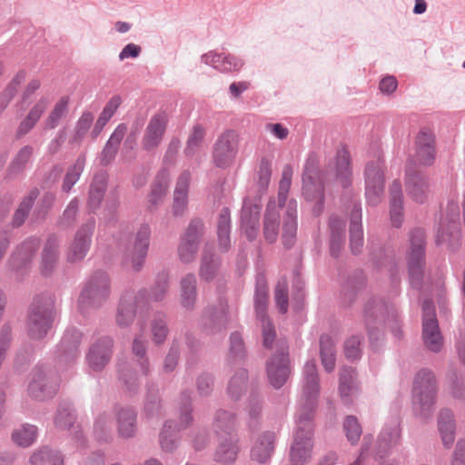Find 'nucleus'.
<instances>
[{
	"mask_svg": "<svg viewBox=\"0 0 465 465\" xmlns=\"http://www.w3.org/2000/svg\"><path fill=\"white\" fill-rule=\"evenodd\" d=\"M305 383L302 388L301 413L298 429L291 449V461L292 465H303L311 458L312 451V414L316 405L319 394L317 369L314 362H307L304 366Z\"/></svg>",
	"mask_w": 465,
	"mask_h": 465,
	"instance_id": "nucleus-1",
	"label": "nucleus"
},
{
	"mask_svg": "<svg viewBox=\"0 0 465 465\" xmlns=\"http://www.w3.org/2000/svg\"><path fill=\"white\" fill-rule=\"evenodd\" d=\"M282 225V240L285 247L289 248L295 242L297 232V203L291 200L282 207V213L277 210L274 202L267 205L263 221V234L269 242H274L279 235V228Z\"/></svg>",
	"mask_w": 465,
	"mask_h": 465,
	"instance_id": "nucleus-2",
	"label": "nucleus"
},
{
	"mask_svg": "<svg viewBox=\"0 0 465 465\" xmlns=\"http://www.w3.org/2000/svg\"><path fill=\"white\" fill-rule=\"evenodd\" d=\"M437 392L434 374L429 370H420L413 382V403L426 415L435 402Z\"/></svg>",
	"mask_w": 465,
	"mask_h": 465,
	"instance_id": "nucleus-3",
	"label": "nucleus"
},
{
	"mask_svg": "<svg viewBox=\"0 0 465 465\" xmlns=\"http://www.w3.org/2000/svg\"><path fill=\"white\" fill-rule=\"evenodd\" d=\"M422 339L425 346L431 351H439L443 344L441 333L439 329L434 307L431 302L425 301L422 304Z\"/></svg>",
	"mask_w": 465,
	"mask_h": 465,
	"instance_id": "nucleus-4",
	"label": "nucleus"
},
{
	"mask_svg": "<svg viewBox=\"0 0 465 465\" xmlns=\"http://www.w3.org/2000/svg\"><path fill=\"white\" fill-rule=\"evenodd\" d=\"M411 243V251L408 257L411 282L413 285H418L423 275L424 232L421 230L414 231Z\"/></svg>",
	"mask_w": 465,
	"mask_h": 465,
	"instance_id": "nucleus-5",
	"label": "nucleus"
},
{
	"mask_svg": "<svg viewBox=\"0 0 465 465\" xmlns=\"http://www.w3.org/2000/svg\"><path fill=\"white\" fill-rule=\"evenodd\" d=\"M238 152V135L233 131L223 133L217 140L213 151V161L218 167L231 165Z\"/></svg>",
	"mask_w": 465,
	"mask_h": 465,
	"instance_id": "nucleus-6",
	"label": "nucleus"
},
{
	"mask_svg": "<svg viewBox=\"0 0 465 465\" xmlns=\"http://www.w3.org/2000/svg\"><path fill=\"white\" fill-rule=\"evenodd\" d=\"M109 280L106 274L97 273L87 283L81 293L80 303L100 305L109 296Z\"/></svg>",
	"mask_w": 465,
	"mask_h": 465,
	"instance_id": "nucleus-7",
	"label": "nucleus"
},
{
	"mask_svg": "<svg viewBox=\"0 0 465 465\" xmlns=\"http://www.w3.org/2000/svg\"><path fill=\"white\" fill-rule=\"evenodd\" d=\"M203 226L201 221L193 220L186 229L178 247V254L183 262H191L195 257Z\"/></svg>",
	"mask_w": 465,
	"mask_h": 465,
	"instance_id": "nucleus-8",
	"label": "nucleus"
},
{
	"mask_svg": "<svg viewBox=\"0 0 465 465\" xmlns=\"http://www.w3.org/2000/svg\"><path fill=\"white\" fill-rule=\"evenodd\" d=\"M366 197L370 204L376 205L383 193V174L380 160L368 163L366 167Z\"/></svg>",
	"mask_w": 465,
	"mask_h": 465,
	"instance_id": "nucleus-9",
	"label": "nucleus"
},
{
	"mask_svg": "<svg viewBox=\"0 0 465 465\" xmlns=\"http://www.w3.org/2000/svg\"><path fill=\"white\" fill-rule=\"evenodd\" d=\"M267 302V287L264 283L259 282L255 292V308L257 316L262 322L263 345L265 347H270L275 338V331L271 321L265 317Z\"/></svg>",
	"mask_w": 465,
	"mask_h": 465,
	"instance_id": "nucleus-10",
	"label": "nucleus"
},
{
	"mask_svg": "<svg viewBox=\"0 0 465 465\" xmlns=\"http://www.w3.org/2000/svg\"><path fill=\"white\" fill-rule=\"evenodd\" d=\"M53 311L50 308L35 306L28 319V334L32 339L43 338L51 328Z\"/></svg>",
	"mask_w": 465,
	"mask_h": 465,
	"instance_id": "nucleus-11",
	"label": "nucleus"
},
{
	"mask_svg": "<svg viewBox=\"0 0 465 465\" xmlns=\"http://www.w3.org/2000/svg\"><path fill=\"white\" fill-rule=\"evenodd\" d=\"M168 118L164 113L156 114L151 118L142 141L144 150L151 151L158 147L164 134Z\"/></svg>",
	"mask_w": 465,
	"mask_h": 465,
	"instance_id": "nucleus-12",
	"label": "nucleus"
},
{
	"mask_svg": "<svg viewBox=\"0 0 465 465\" xmlns=\"http://www.w3.org/2000/svg\"><path fill=\"white\" fill-rule=\"evenodd\" d=\"M267 372L270 382L274 388H280L285 383L290 374V369L287 353L283 349L269 361Z\"/></svg>",
	"mask_w": 465,
	"mask_h": 465,
	"instance_id": "nucleus-13",
	"label": "nucleus"
},
{
	"mask_svg": "<svg viewBox=\"0 0 465 465\" xmlns=\"http://www.w3.org/2000/svg\"><path fill=\"white\" fill-rule=\"evenodd\" d=\"M302 192L307 200L318 199L321 201L322 198L320 173L312 160H309L305 165L302 175Z\"/></svg>",
	"mask_w": 465,
	"mask_h": 465,
	"instance_id": "nucleus-14",
	"label": "nucleus"
},
{
	"mask_svg": "<svg viewBox=\"0 0 465 465\" xmlns=\"http://www.w3.org/2000/svg\"><path fill=\"white\" fill-rule=\"evenodd\" d=\"M93 227V224H86L76 232L68 248L67 260L69 262H75L84 258L90 247Z\"/></svg>",
	"mask_w": 465,
	"mask_h": 465,
	"instance_id": "nucleus-15",
	"label": "nucleus"
},
{
	"mask_svg": "<svg viewBox=\"0 0 465 465\" xmlns=\"http://www.w3.org/2000/svg\"><path fill=\"white\" fill-rule=\"evenodd\" d=\"M150 228L148 225H142L136 232L134 247L128 254L132 267L138 271L142 267L149 246Z\"/></svg>",
	"mask_w": 465,
	"mask_h": 465,
	"instance_id": "nucleus-16",
	"label": "nucleus"
},
{
	"mask_svg": "<svg viewBox=\"0 0 465 465\" xmlns=\"http://www.w3.org/2000/svg\"><path fill=\"white\" fill-rule=\"evenodd\" d=\"M113 341L109 338L101 340L93 345L88 354V361L94 371L102 370L109 361L112 354Z\"/></svg>",
	"mask_w": 465,
	"mask_h": 465,
	"instance_id": "nucleus-17",
	"label": "nucleus"
},
{
	"mask_svg": "<svg viewBox=\"0 0 465 465\" xmlns=\"http://www.w3.org/2000/svg\"><path fill=\"white\" fill-rule=\"evenodd\" d=\"M274 439V434L268 431L257 436L251 450L252 460L259 463L266 462L273 451Z\"/></svg>",
	"mask_w": 465,
	"mask_h": 465,
	"instance_id": "nucleus-18",
	"label": "nucleus"
},
{
	"mask_svg": "<svg viewBox=\"0 0 465 465\" xmlns=\"http://www.w3.org/2000/svg\"><path fill=\"white\" fill-rule=\"evenodd\" d=\"M406 188L411 199L420 203L425 202L430 193L427 182L419 173L414 174L408 173Z\"/></svg>",
	"mask_w": 465,
	"mask_h": 465,
	"instance_id": "nucleus-19",
	"label": "nucleus"
},
{
	"mask_svg": "<svg viewBox=\"0 0 465 465\" xmlns=\"http://www.w3.org/2000/svg\"><path fill=\"white\" fill-rule=\"evenodd\" d=\"M189 181L190 173L188 172H183L178 178L173 205V213L175 216L182 215L187 207Z\"/></svg>",
	"mask_w": 465,
	"mask_h": 465,
	"instance_id": "nucleus-20",
	"label": "nucleus"
},
{
	"mask_svg": "<svg viewBox=\"0 0 465 465\" xmlns=\"http://www.w3.org/2000/svg\"><path fill=\"white\" fill-rule=\"evenodd\" d=\"M49 104L47 97H41L30 109L18 127V134L24 135L34 128Z\"/></svg>",
	"mask_w": 465,
	"mask_h": 465,
	"instance_id": "nucleus-21",
	"label": "nucleus"
},
{
	"mask_svg": "<svg viewBox=\"0 0 465 465\" xmlns=\"http://www.w3.org/2000/svg\"><path fill=\"white\" fill-rule=\"evenodd\" d=\"M391 193V208L390 214L391 223L395 227H400L403 222L402 213V193L401 185L399 182L394 181L390 188Z\"/></svg>",
	"mask_w": 465,
	"mask_h": 465,
	"instance_id": "nucleus-22",
	"label": "nucleus"
},
{
	"mask_svg": "<svg viewBox=\"0 0 465 465\" xmlns=\"http://www.w3.org/2000/svg\"><path fill=\"white\" fill-rule=\"evenodd\" d=\"M238 452L239 447L236 440L229 437L219 443L215 450L214 459L220 463L231 464L236 460Z\"/></svg>",
	"mask_w": 465,
	"mask_h": 465,
	"instance_id": "nucleus-23",
	"label": "nucleus"
},
{
	"mask_svg": "<svg viewBox=\"0 0 465 465\" xmlns=\"http://www.w3.org/2000/svg\"><path fill=\"white\" fill-rule=\"evenodd\" d=\"M169 184V173L167 171H161L153 183L151 193L148 196L150 207H154L164 199Z\"/></svg>",
	"mask_w": 465,
	"mask_h": 465,
	"instance_id": "nucleus-24",
	"label": "nucleus"
},
{
	"mask_svg": "<svg viewBox=\"0 0 465 465\" xmlns=\"http://www.w3.org/2000/svg\"><path fill=\"white\" fill-rule=\"evenodd\" d=\"M438 427L443 444L449 448L455 439V424L450 411L442 410L440 411Z\"/></svg>",
	"mask_w": 465,
	"mask_h": 465,
	"instance_id": "nucleus-25",
	"label": "nucleus"
},
{
	"mask_svg": "<svg viewBox=\"0 0 465 465\" xmlns=\"http://www.w3.org/2000/svg\"><path fill=\"white\" fill-rule=\"evenodd\" d=\"M350 245L351 252L357 253L363 245L362 228L361 224V212L356 206L351 212L350 226Z\"/></svg>",
	"mask_w": 465,
	"mask_h": 465,
	"instance_id": "nucleus-26",
	"label": "nucleus"
},
{
	"mask_svg": "<svg viewBox=\"0 0 465 465\" xmlns=\"http://www.w3.org/2000/svg\"><path fill=\"white\" fill-rule=\"evenodd\" d=\"M28 390L30 394L37 399L51 397L56 391L55 388L47 386L45 375L41 371H36L34 373Z\"/></svg>",
	"mask_w": 465,
	"mask_h": 465,
	"instance_id": "nucleus-27",
	"label": "nucleus"
},
{
	"mask_svg": "<svg viewBox=\"0 0 465 465\" xmlns=\"http://www.w3.org/2000/svg\"><path fill=\"white\" fill-rule=\"evenodd\" d=\"M118 433L123 438H130L135 432V414L131 409H122L118 412Z\"/></svg>",
	"mask_w": 465,
	"mask_h": 465,
	"instance_id": "nucleus-28",
	"label": "nucleus"
},
{
	"mask_svg": "<svg viewBox=\"0 0 465 465\" xmlns=\"http://www.w3.org/2000/svg\"><path fill=\"white\" fill-rule=\"evenodd\" d=\"M335 174L342 186H347L351 176L350 155L346 150L338 152L335 160Z\"/></svg>",
	"mask_w": 465,
	"mask_h": 465,
	"instance_id": "nucleus-29",
	"label": "nucleus"
},
{
	"mask_svg": "<svg viewBox=\"0 0 465 465\" xmlns=\"http://www.w3.org/2000/svg\"><path fill=\"white\" fill-rule=\"evenodd\" d=\"M182 303L184 307L190 308L193 305L196 298V279L193 274H187L181 281Z\"/></svg>",
	"mask_w": 465,
	"mask_h": 465,
	"instance_id": "nucleus-30",
	"label": "nucleus"
},
{
	"mask_svg": "<svg viewBox=\"0 0 465 465\" xmlns=\"http://www.w3.org/2000/svg\"><path fill=\"white\" fill-rule=\"evenodd\" d=\"M69 97H61L54 104L53 110L45 120V126L54 129L68 113Z\"/></svg>",
	"mask_w": 465,
	"mask_h": 465,
	"instance_id": "nucleus-31",
	"label": "nucleus"
},
{
	"mask_svg": "<svg viewBox=\"0 0 465 465\" xmlns=\"http://www.w3.org/2000/svg\"><path fill=\"white\" fill-rule=\"evenodd\" d=\"M57 248L56 240L49 239L47 241L42 255L41 271L44 274H48L53 270L57 260Z\"/></svg>",
	"mask_w": 465,
	"mask_h": 465,
	"instance_id": "nucleus-32",
	"label": "nucleus"
},
{
	"mask_svg": "<svg viewBox=\"0 0 465 465\" xmlns=\"http://www.w3.org/2000/svg\"><path fill=\"white\" fill-rule=\"evenodd\" d=\"M357 391L354 384V371L351 368H342L340 373V392L341 398L349 402V397Z\"/></svg>",
	"mask_w": 465,
	"mask_h": 465,
	"instance_id": "nucleus-33",
	"label": "nucleus"
},
{
	"mask_svg": "<svg viewBox=\"0 0 465 465\" xmlns=\"http://www.w3.org/2000/svg\"><path fill=\"white\" fill-rule=\"evenodd\" d=\"M37 430L33 425H22L20 428L15 429L12 433L14 442L22 446H30L36 439Z\"/></svg>",
	"mask_w": 465,
	"mask_h": 465,
	"instance_id": "nucleus-34",
	"label": "nucleus"
},
{
	"mask_svg": "<svg viewBox=\"0 0 465 465\" xmlns=\"http://www.w3.org/2000/svg\"><path fill=\"white\" fill-rule=\"evenodd\" d=\"M85 163V156L80 155L75 163L69 167L63 183V191L68 193L71 188L75 184V183L79 180L80 174L84 170Z\"/></svg>",
	"mask_w": 465,
	"mask_h": 465,
	"instance_id": "nucleus-35",
	"label": "nucleus"
},
{
	"mask_svg": "<svg viewBox=\"0 0 465 465\" xmlns=\"http://www.w3.org/2000/svg\"><path fill=\"white\" fill-rule=\"evenodd\" d=\"M321 358L322 365L327 371H331L335 367L334 346L329 336L321 337Z\"/></svg>",
	"mask_w": 465,
	"mask_h": 465,
	"instance_id": "nucleus-36",
	"label": "nucleus"
},
{
	"mask_svg": "<svg viewBox=\"0 0 465 465\" xmlns=\"http://www.w3.org/2000/svg\"><path fill=\"white\" fill-rule=\"evenodd\" d=\"M134 316V305L132 297L124 298L120 302L116 315V322L119 326L128 325Z\"/></svg>",
	"mask_w": 465,
	"mask_h": 465,
	"instance_id": "nucleus-37",
	"label": "nucleus"
},
{
	"mask_svg": "<svg viewBox=\"0 0 465 465\" xmlns=\"http://www.w3.org/2000/svg\"><path fill=\"white\" fill-rule=\"evenodd\" d=\"M105 179L104 176H96L90 188L89 205L92 209L99 206L105 191Z\"/></svg>",
	"mask_w": 465,
	"mask_h": 465,
	"instance_id": "nucleus-38",
	"label": "nucleus"
},
{
	"mask_svg": "<svg viewBox=\"0 0 465 465\" xmlns=\"http://www.w3.org/2000/svg\"><path fill=\"white\" fill-rule=\"evenodd\" d=\"M38 192L33 190L30 192L28 196L21 203L19 208L14 215V223L16 226H20L27 217V214L32 207L33 202L37 197Z\"/></svg>",
	"mask_w": 465,
	"mask_h": 465,
	"instance_id": "nucleus-39",
	"label": "nucleus"
},
{
	"mask_svg": "<svg viewBox=\"0 0 465 465\" xmlns=\"http://www.w3.org/2000/svg\"><path fill=\"white\" fill-rule=\"evenodd\" d=\"M292 168L290 165H285L282 170V179L279 183V206H282L286 201L287 193L292 184Z\"/></svg>",
	"mask_w": 465,
	"mask_h": 465,
	"instance_id": "nucleus-40",
	"label": "nucleus"
},
{
	"mask_svg": "<svg viewBox=\"0 0 465 465\" xmlns=\"http://www.w3.org/2000/svg\"><path fill=\"white\" fill-rule=\"evenodd\" d=\"M275 302L281 313L288 311V284L286 280L280 281L275 288Z\"/></svg>",
	"mask_w": 465,
	"mask_h": 465,
	"instance_id": "nucleus-41",
	"label": "nucleus"
},
{
	"mask_svg": "<svg viewBox=\"0 0 465 465\" xmlns=\"http://www.w3.org/2000/svg\"><path fill=\"white\" fill-rule=\"evenodd\" d=\"M347 439L352 443H356L361 435V427L354 416H348L343 424Z\"/></svg>",
	"mask_w": 465,
	"mask_h": 465,
	"instance_id": "nucleus-42",
	"label": "nucleus"
},
{
	"mask_svg": "<svg viewBox=\"0 0 465 465\" xmlns=\"http://www.w3.org/2000/svg\"><path fill=\"white\" fill-rule=\"evenodd\" d=\"M219 262L217 260L204 255L203 258L200 275L205 281H210L214 278L218 272Z\"/></svg>",
	"mask_w": 465,
	"mask_h": 465,
	"instance_id": "nucleus-43",
	"label": "nucleus"
},
{
	"mask_svg": "<svg viewBox=\"0 0 465 465\" xmlns=\"http://www.w3.org/2000/svg\"><path fill=\"white\" fill-rule=\"evenodd\" d=\"M175 425L173 421H168L164 424L163 430L161 433L160 442L163 450L171 451L175 447V439L173 436Z\"/></svg>",
	"mask_w": 465,
	"mask_h": 465,
	"instance_id": "nucleus-44",
	"label": "nucleus"
},
{
	"mask_svg": "<svg viewBox=\"0 0 465 465\" xmlns=\"http://www.w3.org/2000/svg\"><path fill=\"white\" fill-rule=\"evenodd\" d=\"M247 373L245 371H241L235 374L230 381L228 391L232 397H238V395L243 391L246 388Z\"/></svg>",
	"mask_w": 465,
	"mask_h": 465,
	"instance_id": "nucleus-45",
	"label": "nucleus"
},
{
	"mask_svg": "<svg viewBox=\"0 0 465 465\" xmlns=\"http://www.w3.org/2000/svg\"><path fill=\"white\" fill-rule=\"evenodd\" d=\"M252 212L254 216L252 220L242 221V229L246 237L251 241L256 237L259 224V210L254 208L252 209Z\"/></svg>",
	"mask_w": 465,
	"mask_h": 465,
	"instance_id": "nucleus-46",
	"label": "nucleus"
},
{
	"mask_svg": "<svg viewBox=\"0 0 465 465\" xmlns=\"http://www.w3.org/2000/svg\"><path fill=\"white\" fill-rule=\"evenodd\" d=\"M258 183L261 188L265 189L271 181L272 163L267 159H262L258 170Z\"/></svg>",
	"mask_w": 465,
	"mask_h": 465,
	"instance_id": "nucleus-47",
	"label": "nucleus"
},
{
	"mask_svg": "<svg viewBox=\"0 0 465 465\" xmlns=\"http://www.w3.org/2000/svg\"><path fill=\"white\" fill-rule=\"evenodd\" d=\"M330 227L332 232L331 251V253L334 254L335 248L340 247V243L341 241L340 231H343L344 223L342 221H341L337 218H331V222H330Z\"/></svg>",
	"mask_w": 465,
	"mask_h": 465,
	"instance_id": "nucleus-48",
	"label": "nucleus"
},
{
	"mask_svg": "<svg viewBox=\"0 0 465 465\" xmlns=\"http://www.w3.org/2000/svg\"><path fill=\"white\" fill-rule=\"evenodd\" d=\"M26 74L25 71H19L12 79L10 84L5 88V96L10 101L17 93L20 85L25 80Z\"/></svg>",
	"mask_w": 465,
	"mask_h": 465,
	"instance_id": "nucleus-49",
	"label": "nucleus"
},
{
	"mask_svg": "<svg viewBox=\"0 0 465 465\" xmlns=\"http://www.w3.org/2000/svg\"><path fill=\"white\" fill-rule=\"evenodd\" d=\"M93 122L94 116L91 113H84L81 115L75 127V134L77 138H82L87 133Z\"/></svg>",
	"mask_w": 465,
	"mask_h": 465,
	"instance_id": "nucleus-50",
	"label": "nucleus"
},
{
	"mask_svg": "<svg viewBox=\"0 0 465 465\" xmlns=\"http://www.w3.org/2000/svg\"><path fill=\"white\" fill-rule=\"evenodd\" d=\"M345 356L350 360L358 359L361 355L360 340L357 337H351L344 344Z\"/></svg>",
	"mask_w": 465,
	"mask_h": 465,
	"instance_id": "nucleus-51",
	"label": "nucleus"
},
{
	"mask_svg": "<svg viewBox=\"0 0 465 465\" xmlns=\"http://www.w3.org/2000/svg\"><path fill=\"white\" fill-rule=\"evenodd\" d=\"M152 331L154 342H163L168 333L165 322L163 319L155 320L153 323Z\"/></svg>",
	"mask_w": 465,
	"mask_h": 465,
	"instance_id": "nucleus-52",
	"label": "nucleus"
},
{
	"mask_svg": "<svg viewBox=\"0 0 465 465\" xmlns=\"http://www.w3.org/2000/svg\"><path fill=\"white\" fill-rule=\"evenodd\" d=\"M224 54H217L213 51L208 52L202 56V61L213 68L222 71Z\"/></svg>",
	"mask_w": 465,
	"mask_h": 465,
	"instance_id": "nucleus-53",
	"label": "nucleus"
},
{
	"mask_svg": "<svg viewBox=\"0 0 465 465\" xmlns=\"http://www.w3.org/2000/svg\"><path fill=\"white\" fill-rule=\"evenodd\" d=\"M204 134V129L202 126H193L188 138L187 150H193L194 147H197L203 142Z\"/></svg>",
	"mask_w": 465,
	"mask_h": 465,
	"instance_id": "nucleus-54",
	"label": "nucleus"
},
{
	"mask_svg": "<svg viewBox=\"0 0 465 465\" xmlns=\"http://www.w3.org/2000/svg\"><path fill=\"white\" fill-rule=\"evenodd\" d=\"M242 62L241 59L231 55V54H225L223 57V66L221 72H233L238 71L242 66Z\"/></svg>",
	"mask_w": 465,
	"mask_h": 465,
	"instance_id": "nucleus-55",
	"label": "nucleus"
},
{
	"mask_svg": "<svg viewBox=\"0 0 465 465\" xmlns=\"http://www.w3.org/2000/svg\"><path fill=\"white\" fill-rule=\"evenodd\" d=\"M39 247V241L37 239H31L24 242L20 247L17 255L22 260L27 259L32 253H34Z\"/></svg>",
	"mask_w": 465,
	"mask_h": 465,
	"instance_id": "nucleus-56",
	"label": "nucleus"
},
{
	"mask_svg": "<svg viewBox=\"0 0 465 465\" xmlns=\"http://www.w3.org/2000/svg\"><path fill=\"white\" fill-rule=\"evenodd\" d=\"M417 148L427 147L430 150V146H434V136L430 130H422L419 133L416 141Z\"/></svg>",
	"mask_w": 465,
	"mask_h": 465,
	"instance_id": "nucleus-57",
	"label": "nucleus"
},
{
	"mask_svg": "<svg viewBox=\"0 0 465 465\" xmlns=\"http://www.w3.org/2000/svg\"><path fill=\"white\" fill-rule=\"evenodd\" d=\"M74 419V415L68 410L59 411L55 418V424L65 429L73 424Z\"/></svg>",
	"mask_w": 465,
	"mask_h": 465,
	"instance_id": "nucleus-58",
	"label": "nucleus"
},
{
	"mask_svg": "<svg viewBox=\"0 0 465 465\" xmlns=\"http://www.w3.org/2000/svg\"><path fill=\"white\" fill-rule=\"evenodd\" d=\"M51 457V450L47 448L35 451L30 458L32 465H45Z\"/></svg>",
	"mask_w": 465,
	"mask_h": 465,
	"instance_id": "nucleus-59",
	"label": "nucleus"
},
{
	"mask_svg": "<svg viewBox=\"0 0 465 465\" xmlns=\"http://www.w3.org/2000/svg\"><path fill=\"white\" fill-rule=\"evenodd\" d=\"M434 146H430V150L427 147H419L417 148L418 160L422 164H430L434 159Z\"/></svg>",
	"mask_w": 465,
	"mask_h": 465,
	"instance_id": "nucleus-60",
	"label": "nucleus"
},
{
	"mask_svg": "<svg viewBox=\"0 0 465 465\" xmlns=\"http://www.w3.org/2000/svg\"><path fill=\"white\" fill-rule=\"evenodd\" d=\"M141 51L142 49L139 45L134 44H128L119 54V59L123 61L127 58H136L139 56Z\"/></svg>",
	"mask_w": 465,
	"mask_h": 465,
	"instance_id": "nucleus-61",
	"label": "nucleus"
},
{
	"mask_svg": "<svg viewBox=\"0 0 465 465\" xmlns=\"http://www.w3.org/2000/svg\"><path fill=\"white\" fill-rule=\"evenodd\" d=\"M126 130L127 127L124 124L118 125L114 132L112 134L111 137L109 138L107 144H110V146L112 145L118 149L121 141L125 135Z\"/></svg>",
	"mask_w": 465,
	"mask_h": 465,
	"instance_id": "nucleus-62",
	"label": "nucleus"
},
{
	"mask_svg": "<svg viewBox=\"0 0 465 465\" xmlns=\"http://www.w3.org/2000/svg\"><path fill=\"white\" fill-rule=\"evenodd\" d=\"M398 85V82L394 76H386L380 83V90L383 94L393 93Z\"/></svg>",
	"mask_w": 465,
	"mask_h": 465,
	"instance_id": "nucleus-63",
	"label": "nucleus"
},
{
	"mask_svg": "<svg viewBox=\"0 0 465 465\" xmlns=\"http://www.w3.org/2000/svg\"><path fill=\"white\" fill-rule=\"evenodd\" d=\"M451 465H465V441L457 443Z\"/></svg>",
	"mask_w": 465,
	"mask_h": 465,
	"instance_id": "nucleus-64",
	"label": "nucleus"
}]
</instances>
